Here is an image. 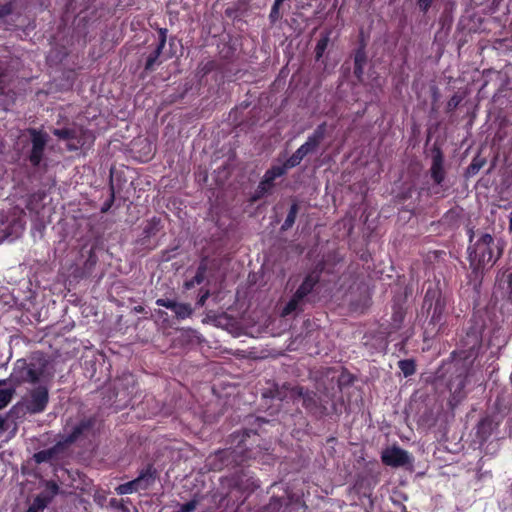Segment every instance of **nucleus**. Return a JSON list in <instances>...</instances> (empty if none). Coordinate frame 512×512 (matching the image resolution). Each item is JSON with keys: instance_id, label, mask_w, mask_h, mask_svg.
Instances as JSON below:
<instances>
[{"instance_id": "31", "label": "nucleus", "mask_w": 512, "mask_h": 512, "mask_svg": "<svg viewBox=\"0 0 512 512\" xmlns=\"http://www.w3.org/2000/svg\"><path fill=\"white\" fill-rule=\"evenodd\" d=\"M283 1L284 0H275V2H274V11H276L280 7V5L282 4Z\"/></svg>"}, {"instance_id": "18", "label": "nucleus", "mask_w": 512, "mask_h": 512, "mask_svg": "<svg viewBox=\"0 0 512 512\" xmlns=\"http://www.w3.org/2000/svg\"><path fill=\"white\" fill-rule=\"evenodd\" d=\"M297 213H298V206H297V204H293L291 206L290 211L287 215V218L285 219V222L282 226L283 229H288L294 224Z\"/></svg>"}, {"instance_id": "33", "label": "nucleus", "mask_w": 512, "mask_h": 512, "mask_svg": "<svg viewBox=\"0 0 512 512\" xmlns=\"http://www.w3.org/2000/svg\"><path fill=\"white\" fill-rule=\"evenodd\" d=\"M4 419L0 416V429L3 428Z\"/></svg>"}, {"instance_id": "29", "label": "nucleus", "mask_w": 512, "mask_h": 512, "mask_svg": "<svg viewBox=\"0 0 512 512\" xmlns=\"http://www.w3.org/2000/svg\"><path fill=\"white\" fill-rule=\"evenodd\" d=\"M10 12V8L7 6H3L0 8V17L8 14Z\"/></svg>"}, {"instance_id": "12", "label": "nucleus", "mask_w": 512, "mask_h": 512, "mask_svg": "<svg viewBox=\"0 0 512 512\" xmlns=\"http://www.w3.org/2000/svg\"><path fill=\"white\" fill-rule=\"evenodd\" d=\"M317 281V276L308 275L295 292L297 294V298L304 299L312 291Z\"/></svg>"}, {"instance_id": "11", "label": "nucleus", "mask_w": 512, "mask_h": 512, "mask_svg": "<svg viewBox=\"0 0 512 512\" xmlns=\"http://www.w3.org/2000/svg\"><path fill=\"white\" fill-rule=\"evenodd\" d=\"M431 175L437 184H440L444 179L443 158L439 152L433 157Z\"/></svg>"}, {"instance_id": "13", "label": "nucleus", "mask_w": 512, "mask_h": 512, "mask_svg": "<svg viewBox=\"0 0 512 512\" xmlns=\"http://www.w3.org/2000/svg\"><path fill=\"white\" fill-rule=\"evenodd\" d=\"M303 302L302 298H297V294L294 293L292 298L289 300V302L286 304V306L283 308L281 315L282 316H288L293 312H296L301 304Z\"/></svg>"}, {"instance_id": "6", "label": "nucleus", "mask_w": 512, "mask_h": 512, "mask_svg": "<svg viewBox=\"0 0 512 512\" xmlns=\"http://www.w3.org/2000/svg\"><path fill=\"white\" fill-rule=\"evenodd\" d=\"M382 461L388 465L393 467L403 466L409 462H411V457L409 453L399 447L393 446L386 448L382 452Z\"/></svg>"}, {"instance_id": "8", "label": "nucleus", "mask_w": 512, "mask_h": 512, "mask_svg": "<svg viewBox=\"0 0 512 512\" xmlns=\"http://www.w3.org/2000/svg\"><path fill=\"white\" fill-rule=\"evenodd\" d=\"M32 136V150L30 154V161L33 165H38L42 159L43 151L47 142L46 134L31 130Z\"/></svg>"}, {"instance_id": "3", "label": "nucleus", "mask_w": 512, "mask_h": 512, "mask_svg": "<svg viewBox=\"0 0 512 512\" xmlns=\"http://www.w3.org/2000/svg\"><path fill=\"white\" fill-rule=\"evenodd\" d=\"M42 374L43 369L40 366L33 363L29 364L21 359L16 362L9 380L18 384L23 382L35 383Z\"/></svg>"}, {"instance_id": "27", "label": "nucleus", "mask_w": 512, "mask_h": 512, "mask_svg": "<svg viewBox=\"0 0 512 512\" xmlns=\"http://www.w3.org/2000/svg\"><path fill=\"white\" fill-rule=\"evenodd\" d=\"M264 180H266V182H270L273 184L274 180L276 179L274 173L272 172L271 169L267 170L266 173L264 174V177H263Z\"/></svg>"}, {"instance_id": "17", "label": "nucleus", "mask_w": 512, "mask_h": 512, "mask_svg": "<svg viewBox=\"0 0 512 512\" xmlns=\"http://www.w3.org/2000/svg\"><path fill=\"white\" fill-rule=\"evenodd\" d=\"M399 368L405 377L410 376L415 372V364L412 360L399 361Z\"/></svg>"}, {"instance_id": "19", "label": "nucleus", "mask_w": 512, "mask_h": 512, "mask_svg": "<svg viewBox=\"0 0 512 512\" xmlns=\"http://www.w3.org/2000/svg\"><path fill=\"white\" fill-rule=\"evenodd\" d=\"M7 86V80H6V74L3 70H0V105L6 104V89Z\"/></svg>"}, {"instance_id": "23", "label": "nucleus", "mask_w": 512, "mask_h": 512, "mask_svg": "<svg viewBox=\"0 0 512 512\" xmlns=\"http://www.w3.org/2000/svg\"><path fill=\"white\" fill-rule=\"evenodd\" d=\"M304 157L305 156L302 155V153L299 150H296L295 153L287 159L286 167L293 168L297 166L298 164H300Z\"/></svg>"}, {"instance_id": "10", "label": "nucleus", "mask_w": 512, "mask_h": 512, "mask_svg": "<svg viewBox=\"0 0 512 512\" xmlns=\"http://www.w3.org/2000/svg\"><path fill=\"white\" fill-rule=\"evenodd\" d=\"M166 29L160 30V37H159V43L157 44L155 50L148 56L146 61V69L151 70L153 69L154 65L157 63V60L162 52V49L165 46L166 43Z\"/></svg>"}, {"instance_id": "30", "label": "nucleus", "mask_w": 512, "mask_h": 512, "mask_svg": "<svg viewBox=\"0 0 512 512\" xmlns=\"http://www.w3.org/2000/svg\"><path fill=\"white\" fill-rule=\"evenodd\" d=\"M195 284H196V282L192 279V280H190V281L185 282V288H186V289H190V288H192Z\"/></svg>"}, {"instance_id": "15", "label": "nucleus", "mask_w": 512, "mask_h": 512, "mask_svg": "<svg viewBox=\"0 0 512 512\" xmlns=\"http://www.w3.org/2000/svg\"><path fill=\"white\" fill-rule=\"evenodd\" d=\"M14 392V388H0V410L10 403Z\"/></svg>"}, {"instance_id": "4", "label": "nucleus", "mask_w": 512, "mask_h": 512, "mask_svg": "<svg viewBox=\"0 0 512 512\" xmlns=\"http://www.w3.org/2000/svg\"><path fill=\"white\" fill-rule=\"evenodd\" d=\"M48 403V391L45 387L39 386L27 394L22 402L21 407L26 412L35 414L42 412Z\"/></svg>"}, {"instance_id": "5", "label": "nucleus", "mask_w": 512, "mask_h": 512, "mask_svg": "<svg viewBox=\"0 0 512 512\" xmlns=\"http://www.w3.org/2000/svg\"><path fill=\"white\" fill-rule=\"evenodd\" d=\"M155 480L154 472L151 468L146 469L136 479L121 484L116 488V492L119 495L131 494L138 490H145L150 487Z\"/></svg>"}, {"instance_id": "16", "label": "nucleus", "mask_w": 512, "mask_h": 512, "mask_svg": "<svg viewBox=\"0 0 512 512\" xmlns=\"http://www.w3.org/2000/svg\"><path fill=\"white\" fill-rule=\"evenodd\" d=\"M273 187V184L270 182H266V180L262 179L259 183L255 195L253 196V200H257L267 194L270 189Z\"/></svg>"}, {"instance_id": "34", "label": "nucleus", "mask_w": 512, "mask_h": 512, "mask_svg": "<svg viewBox=\"0 0 512 512\" xmlns=\"http://www.w3.org/2000/svg\"><path fill=\"white\" fill-rule=\"evenodd\" d=\"M509 228H510V231H512V212H511V216H510V225H509Z\"/></svg>"}, {"instance_id": "1", "label": "nucleus", "mask_w": 512, "mask_h": 512, "mask_svg": "<svg viewBox=\"0 0 512 512\" xmlns=\"http://www.w3.org/2000/svg\"><path fill=\"white\" fill-rule=\"evenodd\" d=\"M502 252L503 246L499 241L496 242L488 233H482L470 248L469 257L471 264L479 269L492 267L502 255Z\"/></svg>"}, {"instance_id": "25", "label": "nucleus", "mask_w": 512, "mask_h": 512, "mask_svg": "<svg viewBox=\"0 0 512 512\" xmlns=\"http://www.w3.org/2000/svg\"><path fill=\"white\" fill-rule=\"evenodd\" d=\"M290 167H286V163L282 166H274L271 168L272 172L274 173L275 177H280L282 176L287 169H289Z\"/></svg>"}, {"instance_id": "9", "label": "nucleus", "mask_w": 512, "mask_h": 512, "mask_svg": "<svg viewBox=\"0 0 512 512\" xmlns=\"http://www.w3.org/2000/svg\"><path fill=\"white\" fill-rule=\"evenodd\" d=\"M324 136L325 124H321L315 129L313 134L308 137L307 141L297 150H299L304 156L308 155L318 147L320 142L324 139Z\"/></svg>"}, {"instance_id": "22", "label": "nucleus", "mask_w": 512, "mask_h": 512, "mask_svg": "<svg viewBox=\"0 0 512 512\" xmlns=\"http://www.w3.org/2000/svg\"><path fill=\"white\" fill-rule=\"evenodd\" d=\"M53 454H54V449L43 450V451L36 453L34 455V458L37 463H42V462L49 461L52 458Z\"/></svg>"}, {"instance_id": "32", "label": "nucleus", "mask_w": 512, "mask_h": 512, "mask_svg": "<svg viewBox=\"0 0 512 512\" xmlns=\"http://www.w3.org/2000/svg\"><path fill=\"white\" fill-rule=\"evenodd\" d=\"M278 10H279V8L276 11H274V6H273L272 7V11H271V17L277 18L278 17Z\"/></svg>"}, {"instance_id": "24", "label": "nucleus", "mask_w": 512, "mask_h": 512, "mask_svg": "<svg viewBox=\"0 0 512 512\" xmlns=\"http://www.w3.org/2000/svg\"><path fill=\"white\" fill-rule=\"evenodd\" d=\"M205 271H206V268L203 265H201L198 268V271H197L196 275L193 278V280L196 282V284H200L203 281Z\"/></svg>"}, {"instance_id": "26", "label": "nucleus", "mask_w": 512, "mask_h": 512, "mask_svg": "<svg viewBox=\"0 0 512 512\" xmlns=\"http://www.w3.org/2000/svg\"><path fill=\"white\" fill-rule=\"evenodd\" d=\"M433 0H418V5L422 11H427Z\"/></svg>"}, {"instance_id": "28", "label": "nucleus", "mask_w": 512, "mask_h": 512, "mask_svg": "<svg viewBox=\"0 0 512 512\" xmlns=\"http://www.w3.org/2000/svg\"><path fill=\"white\" fill-rule=\"evenodd\" d=\"M209 297V292H205L202 296H200V298L198 299V302L197 304L200 305V306H203L207 300V298Z\"/></svg>"}, {"instance_id": "7", "label": "nucleus", "mask_w": 512, "mask_h": 512, "mask_svg": "<svg viewBox=\"0 0 512 512\" xmlns=\"http://www.w3.org/2000/svg\"><path fill=\"white\" fill-rule=\"evenodd\" d=\"M156 304L158 306L165 307L174 312L177 319H186L193 314V308L189 303H181L171 299H157Z\"/></svg>"}, {"instance_id": "14", "label": "nucleus", "mask_w": 512, "mask_h": 512, "mask_svg": "<svg viewBox=\"0 0 512 512\" xmlns=\"http://www.w3.org/2000/svg\"><path fill=\"white\" fill-rule=\"evenodd\" d=\"M49 499L48 497H44L43 494H39L28 508L26 512H43L45 507L48 505Z\"/></svg>"}, {"instance_id": "21", "label": "nucleus", "mask_w": 512, "mask_h": 512, "mask_svg": "<svg viewBox=\"0 0 512 512\" xmlns=\"http://www.w3.org/2000/svg\"><path fill=\"white\" fill-rule=\"evenodd\" d=\"M329 42V36L325 35L323 36L317 43L315 51H316V58L319 59L322 57L324 51L327 48Z\"/></svg>"}, {"instance_id": "2", "label": "nucleus", "mask_w": 512, "mask_h": 512, "mask_svg": "<svg viewBox=\"0 0 512 512\" xmlns=\"http://www.w3.org/2000/svg\"><path fill=\"white\" fill-rule=\"evenodd\" d=\"M53 134L60 140L65 141L67 149L71 151L78 150L86 144L92 143L94 140L93 135L89 131L77 125H73L68 128L55 129Z\"/></svg>"}, {"instance_id": "20", "label": "nucleus", "mask_w": 512, "mask_h": 512, "mask_svg": "<svg viewBox=\"0 0 512 512\" xmlns=\"http://www.w3.org/2000/svg\"><path fill=\"white\" fill-rule=\"evenodd\" d=\"M58 491H59L58 485L55 482L50 481V482L46 483V489L42 494L44 495V497H48L49 502H50L52 500V498L55 495H57Z\"/></svg>"}, {"instance_id": "35", "label": "nucleus", "mask_w": 512, "mask_h": 512, "mask_svg": "<svg viewBox=\"0 0 512 512\" xmlns=\"http://www.w3.org/2000/svg\"><path fill=\"white\" fill-rule=\"evenodd\" d=\"M7 381H8V380H0V387H1L2 385H5V384L7 383Z\"/></svg>"}]
</instances>
